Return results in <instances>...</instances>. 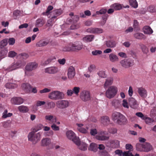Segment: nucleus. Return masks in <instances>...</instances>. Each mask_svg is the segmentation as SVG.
<instances>
[{"instance_id":"nucleus-1","label":"nucleus","mask_w":156,"mask_h":156,"mask_svg":"<svg viewBox=\"0 0 156 156\" xmlns=\"http://www.w3.org/2000/svg\"><path fill=\"white\" fill-rule=\"evenodd\" d=\"M98 133V135L95 136V138L99 140L104 141L108 140L109 137L106 136V135L107 134V132L105 131H100L98 132L96 129H91L90 134L91 135L94 136Z\"/></svg>"},{"instance_id":"nucleus-2","label":"nucleus","mask_w":156,"mask_h":156,"mask_svg":"<svg viewBox=\"0 0 156 156\" xmlns=\"http://www.w3.org/2000/svg\"><path fill=\"white\" fill-rule=\"evenodd\" d=\"M41 134L40 132L36 133L34 131L30 132L28 135V140L30 141L32 144H35L41 140Z\"/></svg>"},{"instance_id":"nucleus-3","label":"nucleus","mask_w":156,"mask_h":156,"mask_svg":"<svg viewBox=\"0 0 156 156\" xmlns=\"http://www.w3.org/2000/svg\"><path fill=\"white\" fill-rule=\"evenodd\" d=\"M48 97L51 99L57 100L64 98V94L63 93L59 91L55 90L49 93Z\"/></svg>"},{"instance_id":"nucleus-4","label":"nucleus","mask_w":156,"mask_h":156,"mask_svg":"<svg viewBox=\"0 0 156 156\" xmlns=\"http://www.w3.org/2000/svg\"><path fill=\"white\" fill-rule=\"evenodd\" d=\"M118 91L117 87L114 86H110L107 90L105 93L106 97L108 98L111 99L116 95Z\"/></svg>"},{"instance_id":"nucleus-5","label":"nucleus","mask_w":156,"mask_h":156,"mask_svg":"<svg viewBox=\"0 0 156 156\" xmlns=\"http://www.w3.org/2000/svg\"><path fill=\"white\" fill-rule=\"evenodd\" d=\"M25 64V63L24 61H19L11 64L8 67L6 70L8 72L12 71L24 66Z\"/></svg>"},{"instance_id":"nucleus-6","label":"nucleus","mask_w":156,"mask_h":156,"mask_svg":"<svg viewBox=\"0 0 156 156\" xmlns=\"http://www.w3.org/2000/svg\"><path fill=\"white\" fill-rule=\"evenodd\" d=\"M120 63L122 67L125 68L132 66L134 65V60L130 58L121 60Z\"/></svg>"},{"instance_id":"nucleus-7","label":"nucleus","mask_w":156,"mask_h":156,"mask_svg":"<svg viewBox=\"0 0 156 156\" xmlns=\"http://www.w3.org/2000/svg\"><path fill=\"white\" fill-rule=\"evenodd\" d=\"M38 64L35 62H31L28 63L25 67V74L28 76H30L29 74V71H32L35 69L37 67Z\"/></svg>"},{"instance_id":"nucleus-8","label":"nucleus","mask_w":156,"mask_h":156,"mask_svg":"<svg viewBox=\"0 0 156 156\" xmlns=\"http://www.w3.org/2000/svg\"><path fill=\"white\" fill-rule=\"evenodd\" d=\"M66 135L67 137L72 140L76 144H78L79 139L76 136L72 130H69L66 132Z\"/></svg>"},{"instance_id":"nucleus-9","label":"nucleus","mask_w":156,"mask_h":156,"mask_svg":"<svg viewBox=\"0 0 156 156\" xmlns=\"http://www.w3.org/2000/svg\"><path fill=\"white\" fill-rule=\"evenodd\" d=\"M119 141L116 140H110L106 144L107 147L113 148H119Z\"/></svg>"},{"instance_id":"nucleus-10","label":"nucleus","mask_w":156,"mask_h":156,"mask_svg":"<svg viewBox=\"0 0 156 156\" xmlns=\"http://www.w3.org/2000/svg\"><path fill=\"white\" fill-rule=\"evenodd\" d=\"M80 98L83 101H86L90 99V92L87 90H83L80 94Z\"/></svg>"},{"instance_id":"nucleus-11","label":"nucleus","mask_w":156,"mask_h":156,"mask_svg":"<svg viewBox=\"0 0 156 156\" xmlns=\"http://www.w3.org/2000/svg\"><path fill=\"white\" fill-rule=\"evenodd\" d=\"M24 100L20 97H13L11 99V103L15 105H20L23 103Z\"/></svg>"},{"instance_id":"nucleus-12","label":"nucleus","mask_w":156,"mask_h":156,"mask_svg":"<svg viewBox=\"0 0 156 156\" xmlns=\"http://www.w3.org/2000/svg\"><path fill=\"white\" fill-rule=\"evenodd\" d=\"M57 106L59 108L64 109L67 108L69 105V102L67 101L60 100L56 103Z\"/></svg>"},{"instance_id":"nucleus-13","label":"nucleus","mask_w":156,"mask_h":156,"mask_svg":"<svg viewBox=\"0 0 156 156\" xmlns=\"http://www.w3.org/2000/svg\"><path fill=\"white\" fill-rule=\"evenodd\" d=\"M73 51H77L80 50L83 47L82 43L79 41L72 43Z\"/></svg>"},{"instance_id":"nucleus-14","label":"nucleus","mask_w":156,"mask_h":156,"mask_svg":"<svg viewBox=\"0 0 156 156\" xmlns=\"http://www.w3.org/2000/svg\"><path fill=\"white\" fill-rule=\"evenodd\" d=\"M137 92L139 95L143 98H146L147 96V91L143 87L138 88Z\"/></svg>"},{"instance_id":"nucleus-15","label":"nucleus","mask_w":156,"mask_h":156,"mask_svg":"<svg viewBox=\"0 0 156 156\" xmlns=\"http://www.w3.org/2000/svg\"><path fill=\"white\" fill-rule=\"evenodd\" d=\"M86 31L89 33L92 34H100L103 32V30L98 28H90L87 29Z\"/></svg>"},{"instance_id":"nucleus-16","label":"nucleus","mask_w":156,"mask_h":156,"mask_svg":"<svg viewBox=\"0 0 156 156\" xmlns=\"http://www.w3.org/2000/svg\"><path fill=\"white\" fill-rule=\"evenodd\" d=\"M75 75V71L74 68L72 66H70L68 69L67 75L69 79H72Z\"/></svg>"},{"instance_id":"nucleus-17","label":"nucleus","mask_w":156,"mask_h":156,"mask_svg":"<svg viewBox=\"0 0 156 156\" xmlns=\"http://www.w3.org/2000/svg\"><path fill=\"white\" fill-rule=\"evenodd\" d=\"M128 101L130 106L132 108L136 109L138 107L137 101L134 98L130 97L129 98Z\"/></svg>"},{"instance_id":"nucleus-18","label":"nucleus","mask_w":156,"mask_h":156,"mask_svg":"<svg viewBox=\"0 0 156 156\" xmlns=\"http://www.w3.org/2000/svg\"><path fill=\"white\" fill-rule=\"evenodd\" d=\"M45 19L43 17L38 18L36 21L35 26L37 27H41L45 24Z\"/></svg>"},{"instance_id":"nucleus-19","label":"nucleus","mask_w":156,"mask_h":156,"mask_svg":"<svg viewBox=\"0 0 156 156\" xmlns=\"http://www.w3.org/2000/svg\"><path fill=\"white\" fill-rule=\"evenodd\" d=\"M113 78L112 77H108L105 79V81L103 85L105 89L109 86H111L113 83Z\"/></svg>"},{"instance_id":"nucleus-20","label":"nucleus","mask_w":156,"mask_h":156,"mask_svg":"<svg viewBox=\"0 0 156 156\" xmlns=\"http://www.w3.org/2000/svg\"><path fill=\"white\" fill-rule=\"evenodd\" d=\"M127 118L122 114L117 121V124L120 125H124L127 123Z\"/></svg>"},{"instance_id":"nucleus-21","label":"nucleus","mask_w":156,"mask_h":156,"mask_svg":"<svg viewBox=\"0 0 156 156\" xmlns=\"http://www.w3.org/2000/svg\"><path fill=\"white\" fill-rule=\"evenodd\" d=\"M49 42V41L48 39H42L38 42L36 45L39 47H44L48 45Z\"/></svg>"},{"instance_id":"nucleus-22","label":"nucleus","mask_w":156,"mask_h":156,"mask_svg":"<svg viewBox=\"0 0 156 156\" xmlns=\"http://www.w3.org/2000/svg\"><path fill=\"white\" fill-rule=\"evenodd\" d=\"M22 89L27 93L30 92L31 90L32 87L28 83H24L22 84Z\"/></svg>"},{"instance_id":"nucleus-23","label":"nucleus","mask_w":156,"mask_h":156,"mask_svg":"<svg viewBox=\"0 0 156 156\" xmlns=\"http://www.w3.org/2000/svg\"><path fill=\"white\" fill-rule=\"evenodd\" d=\"M51 143V140L49 138H43L41 141V146L43 147H46L49 146Z\"/></svg>"},{"instance_id":"nucleus-24","label":"nucleus","mask_w":156,"mask_h":156,"mask_svg":"<svg viewBox=\"0 0 156 156\" xmlns=\"http://www.w3.org/2000/svg\"><path fill=\"white\" fill-rule=\"evenodd\" d=\"M122 114L120 112H115L112 115L113 120L117 123V121L119 119Z\"/></svg>"},{"instance_id":"nucleus-25","label":"nucleus","mask_w":156,"mask_h":156,"mask_svg":"<svg viewBox=\"0 0 156 156\" xmlns=\"http://www.w3.org/2000/svg\"><path fill=\"white\" fill-rule=\"evenodd\" d=\"M101 122L104 125L107 126L110 123V119L108 116H103L101 117Z\"/></svg>"},{"instance_id":"nucleus-26","label":"nucleus","mask_w":156,"mask_h":156,"mask_svg":"<svg viewBox=\"0 0 156 156\" xmlns=\"http://www.w3.org/2000/svg\"><path fill=\"white\" fill-rule=\"evenodd\" d=\"M152 147L150 144L148 143H145L143 144V152H148L151 151Z\"/></svg>"},{"instance_id":"nucleus-27","label":"nucleus","mask_w":156,"mask_h":156,"mask_svg":"<svg viewBox=\"0 0 156 156\" xmlns=\"http://www.w3.org/2000/svg\"><path fill=\"white\" fill-rule=\"evenodd\" d=\"M62 13V10L61 9H57L54 10L52 12V17H54L55 20H57V17L60 15Z\"/></svg>"},{"instance_id":"nucleus-28","label":"nucleus","mask_w":156,"mask_h":156,"mask_svg":"<svg viewBox=\"0 0 156 156\" xmlns=\"http://www.w3.org/2000/svg\"><path fill=\"white\" fill-rule=\"evenodd\" d=\"M105 44L108 48H113L116 46V43L115 41L111 40L106 41Z\"/></svg>"},{"instance_id":"nucleus-29","label":"nucleus","mask_w":156,"mask_h":156,"mask_svg":"<svg viewBox=\"0 0 156 156\" xmlns=\"http://www.w3.org/2000/svg\"><path fill=\"white\" fill-rule=\"evenodd\" d=\"M78 141L79 142L78 144H76L78 146L79 148L82 151H85L87 149V145L84 142H80V141L78 139Z\"/></svg>"},{"instance_id":"nucleus-30","label":"nucleus","mask_w":156,"mask_h":156,"mask_svg":"<svg viewBox=\"0 0 156 156\" xmlns=\"http://www.w3.org/2000/svg\"><path fill=\"white\" fill-rule=\"evenodd\" d=\"M57 71V68L54 67L47 68L45 69V72L49 73H54Z\"/></svg>"},{"instance_id":"nucleus-31","label":"nucleus","mask_w":156,"mask_h":156,"mask_svg":"<svg viewBox=\"0 0 156 156\" xmlns=\"http://www.w3.org/2000/svg\"><path fill=\"white\" fill-rule=\"evenodd\" d=\"M16 83V81H15V83H7L5 85V87L7 88L14 89L16 88L17 86Z\"/></svg>"},{"instance_id":"nucleus-32","label":"nucleus","mask_w":156,"mask_h":156,"mask_svg":"<svg viewBox=\"0 0 156 156\" xmlns=\"http://www.w3.org/2000/svg\"><path fill=\"white\" fill-rule=\"evenodd\" d=\"M88 149L89 150L96 152L98 149V145L95 143H91Z\"/></svg>"},{"instance_id":"nucleus-33","label":"nucleus","mask_w":156,"mask_h":156,"mask_svg":"<svg viewBox=\"0 0 156 156\" xmlns=\"http://www.w3.org/2000/svg\"><path fill=\"white\" fill-rule=\"evenodd\" d=\"M62 50L64 51H73L72 43H70L63 47Z\"/></svg>"},{"instance_id":"nucleus-34","label":"nucleus","mask_w":156,"mask_h":156,"mask_svg":"<svg viewBox=\"0 0 156 156\" xmlns=\"http://www.w3.org/2000/svg\"><path fill=\"white\" fill-rule=\"evenodd\" d=\"M109 58L110 61L112 62H114L118 61L119 60L117 56L113 53L110 54L109 55Z\"/></svg>"},{"instance_id":"nucleus-35","label":"nucleus","mask_w":156,"mask_h":156,"mask_svg":"<svg viewBox=\"0 0 156 156\" xmlns=\"http://www.w3.org/2000/svg\"><path fill=\"white\" fill-rule=\"evenodd\" d=\"M143 32L145 34H151L153 31L151 28L148 26H145L143 28Z\"/></svg>"},{"instance_id":"nucleus-36","label":"nucleus","mask_w":156,"mask_h":156,"mask_svg":"<svg viewBox=\"0 0 156 156\" xmlns=\"http://www.w3.org/2000/svg\"><path fill=\"white\" fill-rule=\"evenodd\" d=\"M94 37V36L93 35H89L83 37V39L85 42H90L93 40Z\"/></svg>"},{"instance_id":"nucleus-37","label":"nucleus","mask_w":156,"mask_h":156,"mask_svg":"<svg viewBox=\"0 0 156 156\" xmlns=\"http://www.w3.org/2000/svg\"><path fill=\"white\" fill-rule=\"evenodd\" d=\"M110 7L116 10H119L122 8L121 5L118 3H115L112 5Z\"/></svg>"},{"instance_id":"nucleus-38","label":"nucleus","mask_w":156,"mask_h":156,"mask_svg":"<svg viewBox=\"0 0 156 156\" xmlns=\"http://www.w3.org/2000/svg\"><path fill=\"white\" fill-rule=\"evenodd\" d=\"M134 37L138 39L141 40L145 38L144 35L141 33H136L134 34Z\"/></svg>"},{"instance_id":"nucleus-39","label":"nucleus","mask_w":156,"mask_h":156,"mask_svg":"<svg viewBox=\"0 0 156 156\" xmlns=\"http://www.w3.org/2000/svg\"><path fill=\"white\" fill-rule=\"evenodd\" d=\"M19 110L21 112L26 113L27 112L29 109L27 106L21 105L18 107Z\"/></svg>"},{"instance_id":"nucleus-40","label":"nucleus","mask_w":156,"mask_h":156,"mask_svg":"<svg viewBox=\"0 0 156 156\" xmlns=\"http://www.w3.org/2000/svg\"><path fill=\"white\" fill-rule=\"evenodd\" d=\"M2 126L5 128H9L11 125V122L10 121H6L2 122Z\"/></svg>"},{"instance_id":"nucleus-41","label":"nucleus","mask_w":156,"mask_h":156,"mask_svg":"<svg viewBox=\"0 0 156 156\" xmlns=\"http://www.w3.org/2000/svg\"><path fill=\"white\" fill-rule=\"evenodd\" d=\"M8 40L5 38L0 42V48H2L7 45L8 44Z\"/></svg>"},{"instance_id":"nucleus-42","label":"nucleus","mask_w":156,"mask_h":156,"mask_svg":"<svg viewBox=\"0 0 156 156\" xmlns=\"http://www.w3.org/2000/svg\"><path fill=\"white\" fill-rule=\"evenodd\" d=\"M144 119L146 123L149 125H153V123L154 121L153 119L149 117H146Z\"/></svg>"},{"instance_id":"nucleus-43","label":"nucleus","mask_w":156,"mask_h":156,"mask_svg":"<svg viewBox=\"0 0 156 156\" xmlns=\"http://www.w3.org/2000/svg\"><path fill=\"white\" fill-rule=\"evenodd\" d=\"M8 113V110L7 109L5 110L2 114V118L4 119L8 117H11L12 115V114L11 113Z\"/></svg>"},{"instance_id":"nucleus-44","label":"nucleus","mask_w":156,"mask_h":156,"mask_svg":"<svg viewBox=\"0 0 156 156\" xmlns=\"http://www.w3.org/2000/svg\"><path fill=\"white\" fill-rule=\"evenodd\" d=\"M112 106H114L115 108H118L120 105L119 101L116 99L113 100L112 102Z\"/></svg>"},{"instance_id":"nucleus-45","label":"nucleus","mask_w":156,"mask_h":156,"mask_svg":"<svg viewBox=\"0 0 156 156\" xmlns=\"http://www.w3.org/2000/svg\"><path fill=\"white\" fill-rule=\"evenodd\" d=\"M56 21L54 19V17H51V19H49L47 21V22L46 25L47 27L52 26L54 23Z\"/></svg>"},{"instance_id":"nucleus-46","label":"nucleus","mask_w":156,"mask_h":156,"mask_svg":"<svg viewBox=\"0 0 156 156\" xmlns=\"http://www.w3.org/2000/svg\"><path fill=\"white\" fill-rule=\"evenodd\" d=\"M143 144L140 143H137L136 145V148L137 151H140L143 152Z\"/></svg>"},{"instance_id":"nucleus-47","label":"nucleus","mask_w":156,"mask_h":156,"mask_svg":"<svg viewBox=\"0 0 156 156\" xmlns=\"http://www.w3.org/2000/svg\"><path fill=\"white\" fill-rule=\"evenodd\" d=\"M28 57V55L25 53L19 54L18 56V58L20 59H25Z\"/></svg>"},{"instance_id":"nucleus-48","label":"nucleus","mask_w":156,"mask_h":156,"mask_svg":"<svg viewBox=\"0 0 156 156\" xmlns=\"http://www.w3.org/2000/svg\"><path fill=\"white\" fill-rule=\"evenodd\" d=\"M97 74L100 77L105 78H106L107 75L105 74V72L103 71H100Z\"/></svg>"},{"instance_id":"nucleus-49","label":"nucleus","mask_w":156,"mask_h":156,"mask_svg":"<svg viewBox=\"0 0 156 156\" xmlns=\"http://www.w3.org/2000/svg\"><path fill=\"white\" fill-rule=\"evenodd\" d=\"M129 3L130 5L134 8H136L138 4L136 0H129Z\"/></svg>"},{"instance_id":"nucleus-50","label":"nucleus","mask_w":156,"mask_h":156,"mask_svg":"<svg viewBox=\"0 0 156 156\" xmlns=\"http://www.w3.org/2000/svg\"><path fill=\"white\" fill-rule=\"evenodd\" d=\"M133 27L134 30H139V23L137 20H134L133 21Z\"/></svg>"},{"instance_id":"nucleus-51","label":"nucleus","mask_w":156,"mask_h":156,"mask_svg":"<svg viewBox=\"0 0 156 156\" xmlns=\"http://www.w3.org/2000/svg\"><path fill=\"white\" fill-rule=\"evenodd\" d=\"M53 9V7L51 5H49L47 8L46 11L45 12H43V14L44 15H47L49 13V12Z\"/></svg>"},{"instance_id":"nucleus-52","label":"nucleus","mask_w":156,"mask_h":156,"mask_svg":"<svg viewBox=\"0 0 156 156\" xmlns=\"http://www.w3.org/2000/svg\"><path fill=\"white\" fill-rule=\"evenodd\" d=\"M80 90V88L79 87H75L73 89V93L77 95H78Z\"/></svg>"},{"instance_id":"nucleus-53","label":"nucleus","mask_w":156,"mask_h":156,"mask_svg":"<svg viewBox=\"0 0 156 156\" xmlns=\"http://www.w3.org/2000/svg\"><path fill=\"white\" fill-rule=\"evenodd\" d=\"M54 116L52 115H46L45 116V119L47 122H51Z\"/></svg>"},{"instance_id":"nucleus-54","label":"nucleus","mask_w":156,"mask_h":156,"mask_svg":"<svg viewBox=\"0 0 156 156\" xmlns=\"http://www.w3.org/2000/svg\"><path fill=\"white\" fill-rule=\"evenodd\" d=\"M147 10L151 12H154L156 11V8L154 6L151 5L148 7Z\"/></svg>"},{"instance_id":"nucleus-55","label":"nucleus","mask_w":156,"mask_h":156,"mask_svg":"<svg viewBox=\"0 0 156 156\" xmlns=\"http://www.w3.org/2000/svg\"><path fill=\"white\" fill-rule=\"evenodd\" d=\"M156 114V107H154L152 108L150 112V115L151 116L154 117L155 116Z\"/></svg>"},{"instance_id":"nucleus-56","label":"nucleus","mask_w":156,"mask_h":156,"mask_svg":"<svg viewBox=\"0 0 156 156\" xmlns=\"http://www.w3.org/2000/svg\"><path fill=\"white\" fill-rule=\"evenodd\" d=\"M141 48L144 53L147 54L148 52V49L146 46L144 44H142L141 46Z\"/></svg>"},{"instance_id":"nucleus-57","label":"nucleus","mask_w":156,"mask_h":156,"mask_svg":"<svg viewBox=\"0 0 156 156\" xmlns=\"http://www.w3.org/2000/svg\"><path fill=\"white\" fill-rule=\"evenodd\" d=\"M91 53L94 55H97L101 54L102 53V51L101 50H95L92 51Z\"/></svg>"},{"instance_id":"nucleus-58","label":"nucleus","mask_w":156,"mask_h":156,"mask_svg":"<svg viewBox=\"0 0 156 156\" xmlns=\"http://www.w3.org/2000/svg\"><path fill=\"white\" fill-rule=\"evenodd\" d=\"M52 129L54 131H58L60 128L58 126H56L55 123H53L51 126Z\"/></svg>"},{"instance_id":"nucleus-59","label":"nucleus","mask_w":156,"mask_h":156,"mask_svg":"<svg viewBox=\"0 0 156 156\" xmlns=\"http://www.w3.org/2000/svg\"><path fill=\"white\" fill-rule=\"evenodd\" d=\"M107 10L106 9H103L100 10L98 11H97L96 12L97 15H100L105 14Z\"/></svg>"},{"instance_id":"nucleus-60","label":"nucleus","mask_w":156,"mask_h":156,"mask_svg":"<svg viewBox=\"0 0 156 156\" xmlns=\"http://www.w3.org/2000/svg\"><path fill=\"white\" fill-rule=\"evenodd\" d=\"M17 53L13 51H10L8 53V56L10 57L13 58L16 56Z\"/></svg>"},{"instance_id":"nucleus-61","label":"nucleus","mask_w":156,"mask_h":156,"mask_svg":"<svg viewBox=\"0 0 156 156\" xmlns=\"http://www.w3.org/2000/svg\"><path fill=\"white\" fill-rule=\"evenodd\" d=\"M122 155L123 156H132V153L129 151L122 152Z\"/></svg>"},{"instance_id":"nucleus-62","label":"nucleus","mask_w":156,"mask_h":156,"mask_svg":"<svg viewBox=\"0 0 156 156\" xmlns=\"http://www.w3.org/2000/svg\"><path fill=\"white\" fill-rule=\"evenodd\" d=\"M78 130L80 132L83 133H87V130L85 129L80 127L77 128Z\"/></svg>"},{"instance_id":"nucleus-63","label":"nucleus","mask_w":156,"mask_h":156,"mask_svg":"<svg viewBox=\"0 0 156 156\" xmlns=\"http://www.w3.org/2000/svg\"><path fill=\"white\" fill-rule=\"evenodd\" d=\"M45 103V102L44 101H38L36 102V105L37 107H39L44 105Z\"/></svg>"},{"instance_id":"nucleus-64","label":"nucleus","mask_w":156,"mask_h":156,"mask_svg":"<svg viewBox=\"0 0 156 156\" xmlns=\"http://www.w3.org/2000/svg\"><path fill=\"white\" fill-rule=\"evenodd\" d=\"M133 146L131 144H127L126 145V149L129 150L130 151L133 150Z\"/></svg>"}]
</instances>
